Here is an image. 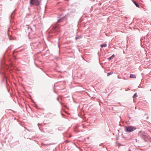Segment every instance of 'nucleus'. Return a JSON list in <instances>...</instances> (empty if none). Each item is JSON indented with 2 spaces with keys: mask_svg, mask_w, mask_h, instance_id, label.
Returning a JSON list of instances; mask_svg holds the SVG:
<instances>
[{
  "mask_svg": "<svg viewBox=\"0 0 151 151\" xmlns=\"http://www.w3.org/2000/svg\"><path fill=\"white\" fill-rule=\"evenodd\" d=\"M150 139H151V138H150Z\"/></svg>",
  "mask_w": 151,
  "mask_h": 151,
  "instance_id": "aec40b11",
  "label": "nucleus"
},
{
  "mask_svg": "<svg viewBox=\"0 0 151 151\" xmlns=\"http://www.w3.org/2000/svg\"><path fill=\"white\" fill-rule=\"evenodd\" d=\"M100 145H101V144Z\"/></svg>",
  "mask_w": 151,
  "mask_h": 151,
  "instance_id": "6ab92c4d",
  "label": "nucleus"
},
{
  "mask_svg": "<svg viewBox=\"0 0 151 151\" xmlns=\"http://www.w3.org/2000/svg\"><path fill=\"white\" fill-rule=\"evenodd\" d=\"M54 91L55 93H56V92L55 91Z\"/></svg>",
  "mask_w": 151,
  "mask_h": 151,
  "instance_id": "f3484780",
  "label": "nucleus"
},
{
  "mask_svg": "<svg viewBox=\"0 0 151 151\" xmlns=\"http://www.w3.org/2000/svg\"><path fill=\"white\" fill-rule=\"evenodd\" d=\"M15 10H14V11L12 13L10 17V18L13 19L14 17V12Z\"/></svg>",
  "mask_w": 151,
  "mask_h": 151,
  "instance_id": "423d86ee",
  "label": "nucleus"
},
{
  "mask_svg": "<svg viewBox=\"0 0 151 151\" xmlns=\"http://www.w3.org/2000/svg\"><path fill=\"white\" fill-rule=\"evenodd\" d=\"M106 46H107V44L106 43H104L103 44H101L100 45V46L101 47H106Z\"/></svg>",
  "mask_w": 151,
  "mask_h": 151,
  "instance_id": "9d476101",
  "label": "nucleus"
},
{
  "mask_svg": "<svg viewBox=\"0 0 151 151\" xmlns=\"http://www.w3.org/2000/svg\"><path fill=\"white\" fill-rule=\"evenodd\" d=\"M66 15H63V14H61L59 17H58V19L57 22L58 23H60L63 21L64 18L66 17Z\"/></svg>",
  "mask_w": 151,
  "mask_h": 151,
  "instance_id": "7ed1b4c3",
  "label": "nucleus"
},
{
  "mask_svg": "<svg viewBox=\"0 0 151 151\" xmlns=\"http://www.w3.org/2000/svg\"><path fill=\"white\" fill-rule=\"evenodd\" d=\"M115 55L114 54H113L112 56H111L109 58H108V60H110L112 59H113Z\"/></svg>",
  "mask_w": 151,
  "mask_h": 151,
  "instance_id": "1a4fd4ad",
  "label": "nucleus"
},
{
  "mask_svg": "<svg viewBox=\"0 0 151 151\" xmlns=\"http://www.w3.org/2000/svg\"><path fill=\"white\" fill-rule=\"evenodd\" d=\"M138 135L142 138H146L147 137V134L145 132L142 131L138 133Z\"/></svg>",
  "mask_w": 151,
  "mask_h": 151,
  "instance_id": "f03ea898",
  "label": "nucleus"
},
{
  "mask_svg": "<svg viewBox=\"0 0 151 151\" xmlns=\"http://www.w3.org/2000/svg\"><path fill=\"white\" fill-rule=\"evenodd\" d=\"M60 40V39H58V40Z\"/></svg>",
  "mask_w": 151,
  "mask_h": 151,
  "instance_id": "a211bd4d",
  "label": "nucleus"
},
{
  "mask_svg": "<svg viewBox=\"0 0 151 151\" xmlns=\"http://www.w3.org/2000/svg\"><path fill=\"white\" fill-rule=\"evenodd\" d=\"M81 38V36H77L75 37L76 40H77V39H80Z\"/></svg>",
  "mask_w": 151,
  "mask_h": 151,
  "instance_id": "f8f14e48",
  "label": "nucleus"
},
{
  "mask_svg": "<svg viewBox=\"0 0 151 151\" xmlns=\"http://www.w3.org/2000/svg\"><path fill=\"white\" fill-rule=\"evenodd\" d=\"M125 131L127 132H130L136 129V128L133 126L125 127Z\"/></svg>",
  "mask_w": 151,
  "mask_h": 151,
  "instance_id": "f257e3e1",
  "label": "nucleus"
},
{
  "mask_svg": "<svg viewBox=\"0 0 151 151\" xmlns=\"http://www.w3.org/2000/svg\"><path fill=\"white\" fill-rule=\"evenodd\" d=\"M30 3L31 4H34L37 6L40 4V1L38 0H30Z\"/></svg>",
  "mask_w": 151,
  "mask_h": 151,
  "instance_id": "39448f33",
  "label": "nucleus"
},
{
  "mask_svg": "<svg viewBox=\"0 0 151 151\" xmlns=\"http://www.w3.org/2000/svg\"><path fill=\"white\" fill-rule=\"evenodd\" d=\"M130 77L131 78H136V76L134 74H131L130 75Z\"/></svg>",
  "mask_w": 151,
  "mask_h": 151,
  "instance_id": "6e6552de",
  "label": "nucleus"
},
{
  "mask_svg": "<svg viewBox=\"0 0 151 151\" xmlns=\"http://www.w3.org/2000/svg\"><path fill=\"white\" fill-rule=\"evenodd\" d=\"M60 26L57 24H56L53 27V29L55 32H58L60 31Z\"/></svg>",
  "mask_w": 151,
  "mask_h": 151,
  "instance_id": "20e7f679",
  "label": "nucleus"
},
{
  "mask_svg": "<svg viewBox=\"0 0 151 151\" xmlns=\"http://www.w3.org/2000/svg\"><path fill=\"white\" fill-rule=\"evenodd\" d=\"M142 39L141 38V40H140L141 41H142Z\"/></svg>",
  "mask_w": 151,
  "mask_h": 151,
  "instance_id": "2eb2a0df",
  "label": "nucleus"
},
{
  "mask_svg": "<svg viewBox=\"0 0 151 151\" xmlns=\"http://www.w3.org/2000/svg\"><path fill=\"white\" fill-rule=\"evenodd\" d=\"M144 141H145V142H147V140L146 139V138H144Z\"/></svg>",
  "mask_w": 151,
  "mask_h": 151,
  "instance_id": "4468645a",
  "label": "nucleus"
},
{
  "mask_svg": "<svg viewBox=\"0 0 151 151\" xmlns=\"http://www.w3.org/2000/svg\"><path fill=\"white\" fill-rule=\"evenodd\" d=\"M133 2L134 4L135 5V6L137 7H139V5L134 0H133Z\"/></svg>",
  "mask_w": 151,
  "mask_h": 151,
  "instance_id": "0eeeda50",
  "label": "nucleus"
},
{
  "mask_svg": "<svg viewBox=\"0 0 151 151\" xmlns=\"http://www.w3.org/2000/svg\"><path fill=\"white\" fill-rule=\"evenodd\" d=\"M113 73V72H110L108 73L107 74V76H109L110 75L112 74Z\"/></svg>",
  "mask_w": 151,
  "mask_h": 151,
  "instance_id": "9b49d317",
  "label": "nucleus"
},
{
  "mask_svg": "<svg viewBox=\"0 0 151 151\" xmlns=\"http://www.w3.org/2000/svg\"><path fill=\"white\" fill-rule=\"evenodd\" d=\"M128 151H131V150H129Z\"/></svg>",
  "mask_w": 151,
  "mask_h": 151,
  "instance_id": "dca6fc26",
  "label": "nucleus"
},
{
  "mask_svg": "<svg viewBox=\"0 0 151 151\" xmlns=\"http://www.w3.org/2000/svg\"><path fill=\"white\" fill-rule=\"evenodd\" d=\"M150 91H151V89H150Z\"/></svg>",
  "mask_w": 151,
  "mask_h": 151,
  "instance_id": "412c9836",
  "label": "nucleus"
},
{
  "mask_svg": "<svg viewBox=\"0 0 151 151\" xmlns=\"http://www.w3.org/2000/svg\"><path fill=\"white\" fill-rule=\"evenodd\" d=\"M137 97V93H135L134 94V95L132 97L133 98H135Z\"/></svg>",
  "mask_w": 151,
  "mask_h": 151,
  "instance_id": "ddd939ff",
  "label": "nucleus"
}]
</instances>
